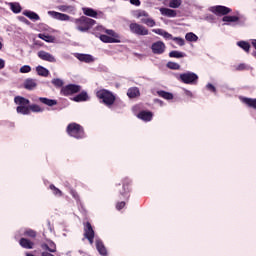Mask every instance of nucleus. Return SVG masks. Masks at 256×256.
Here are the masks:
<instances>
[{"label":"nucleus","instance_id":"1","mask_svg":"<svg viewBox=\"0 0 256 256\" xmlns=\"http://www.w3.org/2000/svg\"><path fill=\"white\" fill-rule=\"evenodd\" d=\"M131 180L129 178H124L122 180V189L116 195V209L117 211H121V209H125V205L131 199Z\"/></svg>","mask_w":256,"mask_h":256},{"label":"nucleus","instance_id":"2","mask_svg":"<svg viewBox=\"0 0 256 256\" xmlns=\"http://www.w3.org/2000/svg\"><path fill=\"white\" fill-rule=\"evenodd\" d=\"M74 23L76 25L77 31H80L81 33H87V31L93 29V26L97 24V21L87 16H81L80 18H76Z\"/></svg>","mask_w":256,"mask_h":256},{"label":"nucleus","instance_id":"3","mask_svg":"<svg viewBox=\"0 0 256 256\" xmlns=\"http://www.w3.org/2000/svg\"><path fill=\"white\" fill-rule=\"evenodd\" d=\"M97 99H100L101 103L106 105V107H113L115 105V101L117 97L113 92L107 89H100L96 92Z\"/></svg>","mask_w":256,"mask_h":256},{"label":"nucleus","instance_id":"4","mask_svg":"<svg viewBox=\"0 0 256 256\" xmlns=\"http://www.w3.org/2000/svg\"><path fill=\"white\" fill-rule=\"evenodd\" d=\"M14 102L18 105L16 108L17 113H20V115H31V101H29V99L23 96H16Z\"/></svg>","mask_w":256,"mask_h":256},{"label":"nucleus","instance_id":"5","mask_svg":"<svg viewBox=\"0 0 256 256\" xmlns=\"http://www.w3.org/2000/svg\"><path fill=\"white\" fill-rule=\"evenodd\" d=\"M66 132L70 137H74V139H85V129L81 124L75 122L68 124Z\"/></svg>","mask_w":256,"mask_h":256},{"label":"nucleus","instance_id":"6","mask_svg":"<svg viewBox=\"0 0 256 256\" xmlns=\"http://www.w3.org/2000/svg\"><path fill=\"white\" fill-rule=\"evenodd\" d=\"M179 81L185 85H197L199 76L195 72H185L179 75Z\"/></svg>","mask_w":256,"mask_h":256},{"label":"nucleus","instance_id":"7","mask_svg":"<svg viewBox=\"0 0 256 256\" xmlns=\"http://www.w3.org/2000/svg\"><path fill=\"white\" fill-rule=\"evenodd\" d=\"M129 29H130V32L133 33V35H138L142 37L145 35H149V29H147V27L137 22L130 23Z\"/></svg>","mask_w":256,"mask_h":256},{"label":"nucleus","instance_id":"8","mask_svg":"<svg viewBox=\"0 0 256 256\" xmlns=\"http://www.w3.org/2000/svg\"><path fill=\"white\" fill-rule=\"evenodd\" d=\"M81 91V86L77 84H68L61 88V95L64 97H69V95H75V93H79Z\"/></svg>","mask_w":256,"mask_h":256},{"label":"nucleus","instance_id":"9","mask_svg":"<svg viewBox=\"0 0 256 256\" xmlns=\"http://www.w3.org/2000/svg\"><path fill=\"white\" fill-rule=\"evenodd\" d=\"M84 237L93 245V241L95 239V230H93V226L90 222L84 223Z\"/></svg>","mask_w":256,"mask_h":256},{"label":"nucleus","instance_id":"10","mask_svg":"<svg viewBox=\"0 0 256 256\" xmlns=\"http://www.w3.org/2000/svg\"><path fill=\"white\" fill-rule=\"evenodd\" d=\"M211 13H214V15H217L218 17H222L223 15H229L231 13V8L226 6H214L210 8Z\"/></svg>","mask_w":256,"mask_h":256},{"label":"nucleus","instance_id":"11","mask_svg":"<svg viewBox=\"0 0 256 256\" xmlns=\"http://www.w3.org/2000/svg\"><path fill=\"white\" fill-rule=\"evenodd\" d=\"M165 49H167V47L163 41H156L151 45V51L154 55H163Z\"/></svg>","mask_w":256,"mask_h":256},{"label":"nucleus","instance_id":"12","mask_svg":"<svg viewBox=\"0 0 256 256\" xmlns=\"http://www.w3.org/2000/svg\"><path fill=\"white\" fill-rule=\"evenodd\" d=\"M39 59H42V61H48V63H56L57 59H55V56H53L51 53L46 51H39L37 53Z\"/></svg>","mask_w":256,"mask_h":256},{"label":"nucleus","instance_id":"13","mask_svg":"<svg viewBox=\"0 0 256 256\" xmlns=\"http://www.w3.org/2000/svg\"><path fill=\"white\" fill-rule=\"evenodd\" d=\"M48 15L58 21H69L71 19V16L57 11H48Z\"/></svg>","mask_w":256,"mask_h":256},{"label":"nucleus","instance_id":"14","mask_svg":"<svg viewBox=\"0 0 256 256\" xmlns=\"http://www.w3.org/2000/svg\"><path fill=\"white\" fill-rule=\"evenodd\" d=\"M137 118L141 119V121H145L146 123L153 120V112L142 110L137 114Z\"/></svg>","mask_w":256,"mask_h":256},{"label":"nucleus","instance_id":"15","mask_svg":"<svg viewBox=\"0 0 256 256\" xmlns=\"http://www.w3.org/2000/svg\"><path fill=\"white\" fill-rule=\"evenodd\" d=\"M239 99L242 103H244V105H247V107H250V109L256 110V98H247V97L240 96Z\"/></svg>","mask_w":256,"mask_h":256},{"label":"nucleus","instance_id":"16","mask_svg":"<svg viewBox=\"0 0 256 256\" xmlns=\"http://www.w3.org/2000/svg\"><path fill=\"white\" fill-rule=\"evenodd\" d=\"M152 33H156V35H161L162 37H164V39H167V40L173 41V38H174L172 34H170L169 32L161 28L153 29Z\"/></svg>","mask_w":256,"mask_h":256},{"label":"nucleus","instance_id":"17","mask_svg":"<svg viewBox=\"0 0 256 256\" xmlns=\"http://www.w3.org/2000/svg\"><path fill=\"white\" fill-rule=\"evenodd\" d=\"M76 58L82 63H93L95 61L91 54H76Z\"/></svg>","mask_w":256,"mask_h":256},{"label":"nucleus","instance_id":"18","mask_svg":"<svg viewBox=\"0 0 256 256\" xmlns=\"http://www.w3.org/2000/svg\"><path fill=\"white\" fill-rule=\"evenodd\" d=\"M99 39L102 41V43H121V39L112 38L111 36H107L105 34L100 35Z\"/></svg>","mask_w":256,"mask_h":256},{"label":"nucleus","instance_id":"19","mask_svg":"<svg viewBox=\"0 0 256 256\" xmlns=\"http://www.w3.org/2000/svg\"><path fill=\"white\" fill-rule=\"evenodd\" d=\"M37 87V81L33 78H28L24 82V88H26L28 91H33Z\"/></svg>","mask_w":256,"mask_h":256},{"label":"nucleus","instance_id":"20","mask_svg":"<svg viewBox=\"0 0 256 256\" xmlns=\"http://www.w3.org/2000/svg\"><path fill=\"white\" fill-rule=\"evenodd\" d=\"M19 245L23 247V249H33V246L35 243H33L31 240L27 238H21L19 240Z\"/></svg>","mask_w":256,"mask_h":256},{"label":"nucleus","instance_id":"21","mask_svg":"<svg viewBox=\"0 0 256 256\" xmlns=\"http://www.w3.org/2000/svg\"><path fill=\"white\" fill-rule=\"evenodd\" d=\"M58 11H61L62 13H74L75 6L73 5H59L56 7Z\"/></svg>","mask_w":256,"mask_h":256},{"label":"nucleus","instance_id":"22","mask_svg":"<svg viewBox=\"0 0 256 256\" xmlns=\"http://www.w3.org/2000/svg\"><path fill=\"white\" fill-rule=\"evenodd\" d=\"M127 95L129 99H136V97H139L141 95V92L139 91V88L132 87L128 89Z\"/></svg>","mask_w":256,"mask_h":256},{"label":"nucleus","instance_id":"23","mask_svg":"<svg viewBox=\"0 0 256 256\" xmlns=\"http://www.w3.org/2000/svg\"><path fill=\"white\" fill-rule=\"evenodd\" d=\"M38 100L43 105H47V107H55V105H57V100H53L45 97H40L38 98Z\"/></svg>","mask_w":256,"mask_h":256},{"label":"nucleus","instance_id":"24","mask_svg":"<svg viewBox=\"0 0 256 256\" xmlns=\"http://www.w3.org/2000/svg\"><path fill=\"white\" fill-rule=\"evenodd\" d=\"M160 13L164 15V17H177V11L169 8H161Z\"/></svg>","mask_w":256,"mask_h":256},{"label":"nucleus","instance_id":"25","mask_svg":"<svg viewBox=\"0 0 256 256\" xmlns=\"http://www.w3.org/2000/svg\"><path fill=\"white\" fill-rule=\"evenodd\" d=\"M157 95L162 97V99H166V101H171L173 99V93L167 92L165 90L157 91Z\"/></svg>","mask_w":256,"mask_h":256},{"label":"nucleus","instance_id":"26","mask_svg":"<svg viewBox=\"0 0 256 256\" xmlns=\"http://www.w3.org/2000/svg\"><path fill=\"white\" fill-rule=\"evenodd\" d=\"M38 37L42 39V41H46V43H55V37L52 35L40 33Z\"/></svg>","mask_w":256,"mask_h":256},{"label":"nucleus","instance_id":"27","mask_svg":"<svg viewBox=\"0 0 256 256\" xmlns=\"http://www.w3.org/2000/svg\"><path fill=\"white\" fill-rule=\"evenodd\" d=\"M88 99L89 95L85 91H82L80 94L74 97V101H76V103H81V101H87Z\"/></svg>","mask_w":256,"mask_h":256},{"label":"nucleus","instance_id":"28","mask_svg":"<svg viewBox=\"0 0 256 256\" xmlns=\"http://www.w3.org/2000/svg\"><path fill=\"white\" fill-rule=\"evenodd\" d=\"M96 249L100 255L106 256L107 255V248H105V244L101 241L96 242Z\"/></svg>","mask_w":256,"mask_h":256},{"label":"nucleus","instance_id":"29","mask_svg":"<svg viewBox=\"0 0 256 256\" xmlns=\"http://www.w3.org/2000/svg\"><path fill=\"white\" fill-rule=\"evenodd\" d=\"M82 11L86 17H93L94 19H97V11L93 8H83Z\"/></svg>","mask_w":256,"mask_h":256},{"label":"nucleus","instance_id":"30","mask_svg":"<svg viewBox=\"0 0 256 256\" xmlns=\"http://www.w3.org/2000/svg\"><path fill=\"white\" fill-rule=\"evenodd\" d=\"M141 23L147 25V27H155V25H157V22H155V20L149 16L148 18H141Z\"/></svg>","mask_w":256,"mask_h":256},{"label":"nucleus","instance_id":"31","mask_svg":"<svg viewBox=\"0 0 256 256\" xmlns=\"http://www.w3.org/2000/svg\"><path fill=\"white\" fill-rule=\"evenodd\" d=\"M36 73H38L40 77H49V71L43 66H37Z\"/></svg>","mask_w":256,"mask_h":256},{"label":"nucleus","instance_id":"32","mask_svg":"<svg viewBox=\"0 0 256 256\" xmlns=\"http://www.w3.org/2000/svg\"><path fill=\"white\" fill-rule=\"evenodd\" d=\"M181 3H183V0H168V7L171 9H179Z\"/></svg>","mask_w":256,"mask_h":256},{"label":"nucleus","instance_id":"33","mask_svg":"<svg viewBox=\"0 0 256 256\" xmlns=\"http://www.w3.org/2000/svg\"><path fill=\"white\" fill-rule=\"evenodd\" d=\"M237 45H238V47L243 49L246 53H249V51L251 49V44H249V42H246V41H239L237 43Z\"/></svg>","mask_w":256,"mask_h":256},{"label":"nucleus","instance_id":"34","mask_svg":"<svg viewBox=\"0 0 256 256\" xmlns=\"http://www.w3.org/2000/svg\"><path fill=\"white\" fill-rule=\"evenodd\" d=\"M169 57L174 58V59H181L185 57V53L179 52L177 50H173L169 53Z\"/></svg>","mask_w":256,"mask_h":256},{"label":"nucleus","instance_id":"35","mask_svg":"<svg viewBox=\"0 0 256 256\" xmlns=\"http://www.w3.org/2000/svg\"><path fill=\"white\" fill-rule=\"evenodd\" d=\"M222 21H224L225 23H237V21H239V17L238 16H224L222 18Z\"/></svg>","mask_w":256,"mask_h":256},{"label":"nucleus","instance_id":"36","mask_svg":"<svg viewBox=\"0 0 256 256\" xmlns=\"http://www.w3.org/2000/svg\"><path fill=\"white\" fill-rule=\"evenodd\" d=\"M24 15L28 17V19H32V21H39V16L35 12L26 11L24 12Z\"/></svg>","mask_w":256,"mask_h":256},{"label":"nucleus","instance_id":"37","mask_svg":"<svg viewBox=\"0 0 256 256\" xmlns=\"http://www.w3.org/2000/svg\"><path fill=\"white\" fill-rule=\"evenodd\" d=\"M31 111H32V113H43V111H45V109H43L41 106H39L37 104H31L30 112Z\"/></svg>","mask_w":256,"mask_h":256},{"label":"nucleus","instance_id":"38","mask_svg":"<svg viewBox=\"0 0 256 256\" xmlns=\"http://www.w3.org/2000/svg\"><path fill=\"white\" fill-rule=\"evenodd\" d=\"M49 189H51L53 195L56 197H63V192L59 188H56L53 184L49 186Z\"/></svg>","mask_w":256,"mask_h":256},{"label":"nucleus","instance_id":"39","mask_svg":"<svg viewBox=\"0 0 256 256\" xmlns=\"http://www.w3.org/2000/svg\"><path fill=\"white\" fill-rule=\"evenodd\" d=\"M185 39H186V41L195 42L199 39V37H197V35H195V33L189 32L185 35Z\"/></svg>","mask_w":256,"mask_h":256},{"label":"nucleus","instance_id":"40","mask_svg":"<svg viewBox=\"0 0 256 256\" xmlns=\"http://www.w3.org/2000/svg\"><path fill=\"white\" fill-rule=\"evenodd\" d=\"M10 9L13 13H21V5L19 3H10Z\"/></svg>","mask_w":256,"mask_h":256},{"label":"nucleus","instance_id":"41","mask_svg":"<svg viewBox=\"0 0 256 256\" xmlns=\"http://www.w3.org/2000/svg\"><path fill=\"white\" fill-rule=\"evenodd\" d=\"M24 237H30V239H35V237H37V232L33 229H28L24 232Z\"/></svg>","mask_w":256,"mask_h":256},{"label":"nucleus","instance_id":"42","mask_svg":"<svg viewBox=\"0 0 256 256\" xmlns=\"http://www.w3.org/2000/svg\"><path fill=\"white\" fill-rule=\"evenodd\" d=\"M104 32L106 35H109L112 39H121V37H119V34H117L113 30L106 29V30H104Z\"/></svg>","mask_w":256,"mask_h":256},{"label":"nucleus","instance_id":"43","mask_svg":"<svg viewBox=\"0 0 256 256\" xmlns=\"http://www.w3.org/2000/svg\"><path fill=\"white\" fill-rule=\"evenodd\" d=\"M167 67H168V69H172L174 71H179V69H181V65H179L176 62H168Z\"/></svg>","mask_w":256,"mask_h":256},{"label":"nucleus","instance_id":"44","mask_svg":"<svg viewBox=\"0 0 256 256\" xmlns=\"http://www.w3.org/2000/svg\"><path fill=\"white\" fill-rule=\"evenodd\" d=\"M52 84L54 87H63L64 82H63V80H61L59 78H55L52 80Z\"/></svg>","mask_w":256,"mask_h":256},{"label":"nucleus","instance_id":"45","mask_svg":"<svg viewBox=\"0 0 256 256\" xmlns=\"http://www.w3.org/2000/svg\"><path fill=\"white\" fill-rule=\"evenodd\" d=\"M70 195H72L73 199L79 203L81 201V198L79 197V193H77L76 190L70 189Z\"/></svg>","mask_w":256,"mask_h":256},{"label":"nucleus","instance_id":"46","mask_svg":"<svg viewBox=\"0 0 256 256\" xmlns=\"http://www.w3.org/2000/svg\"><path fill=\"white\" fill-rule=\"evenodd\" d=\"M172 41H175V43H177V45H179L180 47H183V45H185V40L180 37H174L172 38Z\"/></svg>","mask_w":256,"mask_h":256},{"label":"nucleus","instance_id":"47","mask_svg":"<svg viewBox=\"0 0 256 256\" xmlns=\"http://www.w3.org/2000/svg\"><path fill=\"white\" fill-rule=\"evenodd\" d=\"M20 73H31V66L24 65L20 68Z\"/></svg>","mask_w":256,"mask_h":256},{"label":"nucleus","instance_id":"48","mask_svg":"<svg viewBox=\"0 0 256 256\" xmlns=\"http://www.w3.org/2000/svg\"><path fill=\"white\" fill-rule=\"evenodd\" d=\"M206 88L208 89V91H210L211 93L217 94V88H215V86L211 83L206 85Z\"/></svg>","mask_w":256,"mask_h":256},{"label":"nucleus","instance_id":"49","mask_svg":"<svg viewBox=\"0 0 256 256\" xmlns=\"http://www.w3.org/2000/svg\"><path fill=\"white\" fill-rule=\"evenodd\" d=\"M138 17L148 18L149 17V13H147L145 11H140L138 13Z\"/></svg>","mask_w":256,"mask_h":256},{"label":"nucleus","instance_id":"50","mask_svg":"<svg viewBox=\"0 0 256 256\" xmlns=\"http://www.w3.org/2000/svg\"><path fill=\"white\" fill-rule=\"evenodd\" d=\"M131 5H135L136 7H139L141 5L140 0H130Z\"/></svg>","mask_w":256,"mask_h":256},{"label":"nucleus","instance_id":"51","mask_svg":"<svg viewBox=\"0 0 256 256\" xmlns=\"http://www.w3.org/2000/svg\"><path fill=\"white\" fill-rule=\"evenodd\" d=\"M5 69V60L0 58V70Z\"/></svg>","mask_w":256,"mask_h":256},{"label":"nucleus","instance_id":"52","mask_svg":"<svg viewBox=\"0 0 256 256\" xmlns=\"http://www.w3.org/2000/svg\"><path fill=\"white\" fill-rule=\"evenodd\" d=\"M185 95H187V97H193V92L186 90Z\"/></svg>","mask_w":256,"mask_h":256},{"label":"nucleus","instance_id":"53","mask_svg":"<svg viewBox=\"0 0 256 256\" xmlns=\"http://www.w3.org/2000/svg\"><path fill=\"white\" fill-rule=\"evenodd\" d=\"M237 69L238 71H243V69H245V64H240Z\"/></svg>","mask_w":256,"mask_h":256},{"label":"nucleus","instance_id":"54","mask_svg":"<svg viewBox=\"0 0 256 256\" xmlns=\"http://www.w3.org/2000/svg\"><path fill=\"white\" fill-rule=\"evenodd\" d=\"M97 29H98V31H105V29L102 26L97 27Z\"/></svg>","mask_w":256,"mask_h":256},{"label":"nucleus","instance_id":"55","mask_svg":"<svg viewBox=\"0 0 256 256\" xmlns=\"http://www.w3.org/2000/svg\"><path fill=\"white\" fill-rule=\"evenodd\" d=\"M3 49V43L0 42V51Z\"/></svg>","mask_w":256,"mask_h":256},{"label":"nucleus","instance_id":"56","mask_svg":"<svg viewBox=\"0 0 256 256\" xmlns=\"http://www.w3.org/2000/svg\"><path fill=\"white\" fill-rule=\"evenodd\" d=\"M26 256H35V255H33L31 253H27Z\"/></svg>","mask_w":256,"mask_h":256},{"label":"nucleus","instance_id":"57","mask_svg":"<svg viewBox=\"0 0 256 256\" xmlns=\"http://www.w3.org/2000/svg\"><path fill=\"white\" fill-rule=\"evenodd\" d=\"M24 22H26L27 24H29V20H27V19H25V18H24Z\"/></svg>","mask_w":256,"mask_h":256},{"label":"nucleus","instance_id":"58","mask_svg":"<svg viewBox=\"0 0 256 256\" xmlns=\"http://www.w3.org/2000/svg\"><path fill=\"white\" fill-rule=\"evenodd\" d=\"M35 45H41V43H39V41H36V42H35Z\"/></svg>","mask_w":256,"mask_h":256},{"label":"nucleus","instance_id":"59","mask_svg":"<svg viewBox=\"0 0 256 256\" xmlns=\"http://www.w3.org/2000/svg\"><path fill=\"white\" fill-rule=\"evenodd\" d=\"M158 102H160V103H163V101H161V100H157Z\"/></svg>","mask_w":256,"mask_h":256}]
</instances>
